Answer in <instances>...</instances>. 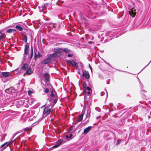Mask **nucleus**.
I'll use <instances>...</instances> for the list:
<instances>
[{"label":"nucleus","mask_w":151,"mask_h":151,"mask_svg":"<svg viewBox=\"0 0 151 151\" xmlns=\"http://www.w3.org/2000/svg\"><path fill=\"white\" fill-rule=\"evenodd\" d=\"M31 103H32V104L34 102V101H31Z\"/></svg>","instance_id":"de8ad7c7"},{"label":"nucleus","mask_w":151,"mask_h":151,"mask_svg":"<svg viewBox=\"0 0 151 151\" xmlns=\"http://www.w3.org/2000/svg\"><path fill=\"white\" fill-rule=\"evenodd\" d=\"M53 27H55V25L54 24H53V26H52Z\"/></svg>","instance_id":"09e8293b"},{"label":"nucleus","mask_w":151,"mask_h":151,"mask_svg":"<svg viewBox=\"0 0 151 151\" xmlns=\"http://www.w3.org/2000/svg\"><path fill=\"white\" fill-rule=\"evenodd\" d=\"M44 89H45V91H44L46 93H48L49 92V90L48 88H45Z\"/></svg>","instance_id":"bb28decb"},{"label":"nucleus","mask_w":151,"mask_h":151,"mask_svg":"<svg viewBox=\"0 0 151 151\" xmlns=\"http://www.w3.org/2000/svg\"><path fill=\"white\" fill-rule=\"evenodd\" d=\"M72 55L71 54H68V57H71L72 56Z\"/></svg>","instance_id":"4c0bfd02"},{"label":"nucleus","mask_w":151,"mask_h":151,"mask_svg":"<svg viewBox=\"0 0 151 151\" xmlns=\"http://www.w3.org/2000/svg\"><path fill=\"white\" fill-rule=\"evenodd\" d=\"M130 15L132 17H134L135 15V13L134 12L132 13V15L131 14V12H129Z\"/></svg>","instance_id":"cd10ccee"},{"label":"nucleus","mask_w":151,"mask_h":151,"mask_svg":"<svg viewBox=\"0 0 151 151\" xmlns=\"http://www.w3.org/2000/svg\"><path fill=\"white\" fill-rule=\"evenodd\" d=\"M151 62V61L149 62V63L146 66H145L144 68H145Z\"/></svg>","instance_id":"c03bdc74"},{"label":"nucleus","mask_w":151,"mask_h":151,"mask_svg":"<svg viewBox=\"0 0 151 151\" xmlns=\"http://www.w3.org/2000/svg\"><path fill=\"white\" fill-rule=\"evenodd\" d=\"M44 106V105L42 106V107H43Z\"/></svg>","instance_id":"6e6d98bb"},{"label":"nucleus","mask_w":151,"mask_h":151,"mask_svg":"<svg viewBox=\"0 0 151 151\" xmlns=\"http://www.w3.org/2000/svg\"><path fill=\"white\" fill-rule=\"evenodd\" d=\"M26 55H24V57H23V63H24L25 61V60H26Z\"/></svg>","instance_id":"a878e982"},{"label":"nucleus","mask_w":151,"mask_h":151,"mask_svg":"<svg viewBox=\"0 0 151 151\" xmlns=\"http://www.w3.org/2000/svg\"><path fill=\"white\" fill-rule=\"evenodd\" d=\"M146 92V91H145L144 90H142L141 91V93H143L145 92Z\"/></svg>","instance_id":"f704fd0d"},{"label":"nucleus","mask_w":151,"mask_h":151,"mask_svg":"<svg viewBox=\"0 0 151 151\" xmlns=\"http://www.w3.org/2000/svg\"><path fill=\"white\" fill-rule=\"evenodd\" d=\"M88 114H87V115H86V116H88Z\"/></svg>","instance_id":"5fc2aeb1"},{"label":"nucleus","mask_w":151,"mask_h":151,"mask_svg":"<svg viewBox=\"0 0 151 151\" xmlns=\"http://www.w3.org/2000/svg\"><path fill=\"white\" fill-rule=\"evenodd\" d=\"M24 40L25 41L27 42V37L26 36H25L24 38Z\"/></svg>","instance_id":"473e14b6"},{"label":"nucleus","mask_w":151,"mask_h":151,"mask_svg":"<svg viewBox=\"0 0 151 151\" xmlns=\"http://www.w3.org/2000/svg\"><path fill=\"white\" fill-rule=\"evenodd\" d=\"M11 74V72H3L2 73V75L6 77L9 76Z\"/></svg>","instance_id":"f8f14e48"},{"label":"nucleus","mask_w":151,"mask_h":151,"mask_svg":"<svg viewBox=\"0 0 151 151\" xmlns=\"http://www.w3.org/2000/svg\"><path fill=\"white\" fill-rule=\"evenodd\" d=\"M31 92V91H29H29H28V94H29V92Z\"/></svg>","instance_id":"49530a36"},{"label":"nucleus","mask_w":151,"mask_h":151,"mask_svg":"<svg viewBox=\"0 0 151 151\" xmlns=\"http://www.w3.org/2000/svg\"><path fill=\"white\" fill-rule=\"evenodd\" d=\"M16 31V29H8L6 32L8 33H12V32H14Z\"/></svg>","instance_id":"f3484780"},{"label":"nucleus","mask_w":151,"mask_h":151,"mask_svg":"<svg viewBox=\"0 0 151 151\" xmlns=\"http://www.w3.org/2000/svg\"><path fill=\"white\" fill-rule=\"evenodd\" d=\"M29 46L28 45H26L25 46L24 54L27 55L29 52Z\"/></svg>","instance_id":"1a4fd4ad"},{"label":"nucleus","mask_w":151,"mask_h":151,"mask_svg":"<svg viewBox=\"0 0 151 151\" xmlns=\"http://www.w3.org/2000/svg\"><path fill=\"white\" fill-rule=\"evenodd\" d=\"M40 56H41V55H40V53L38 52V58L40 57Z\"/></svg>","instance_id":"37998d69"},{"label":"nucleus","mask_w":151,"mask_h":151,"mask_svg":"<svg viewBox=\"0 0 151 151\" xmlns=\"http://www.w3.org/2000/svg\"><path fill=\"white\" fill-rule=\"evenodd\" d=\"M33 49H32V50H31V56H30V59H32V56H33Z\"/></svg>","instance_id":"c85d7f7f"},{"label":"nucleus","mask_w":151,"mask_h":151,"mask_svg":"<svg viewBox=\"0 0 151 151\" xmlns=\"http://www.w3.org/2000/svg\"><path fill=\"white\" fill-rule=\"evenodd\" d=\"M17 86L18 91H22L24 89V84L22 82H19L17 84Z\"/></svg>","instance_id":"f03ea898"},{"label":"nucleus","mask_w":151,"mask_h":151,"mask_svg":"<svg viewBox=\"0 0 151 151\" xmlns=\"http://www.w3.org/2000/svg\"><path fill=\"white\" fill-rule=\"evenodd\" d=\"M15 27L16 28L18 29L20 31H22L23 30V28L21 26L19 25H16Z\"/></svg>","instance_id":"a211bd4d"},{"label":"nucleus","mask_w":151,"mask_h":151,"mask_svg":"<svg viewBox=\"0 0 151 151\" xmlns=\"http://www.w3.org/2000/svg\"><path fill=\"white\" fill-rule=\"evenodd\" d=\"M38 8H40V7H39V6H38Z\"/></svg>","instance_id":"603ef678"},{"label":"nucleus","mask_w":151,"mask_h":151,"mask_svg":"<svg viewBox=\"0 0 151 151\" xmlns=\"http://www.w3.org/2000/svg\"><path fill=\"white\" fill-rule=\"evenodd\" d=\"M37 57L38 55H37L36 53L35 52L34 59L35 60H37Z\"/></svg>","instance_id":"393cba45"},{"label":"nucleus","mask_w":151,"mask_h":151,"mask_svg":"<svg viewBox=\"0 0 151 151\" xmlns=\"http://www.w3.org/2000/svg\"><path fill=\"white\" fill-rule=\"evenodd\" d=\"M73 136L72 134H70L69 135H66V138L67 139L71 138Z\"/></svg>","instance_id":"5701e85b"},{"label":"nucleus","mask_w":151,"mask_h":151,"mask_svg":"<svg viewBox=\"0 0 151 151\" xmlns=\"http://www.w3.org/2000/svg\"><path fill=\"white\" fill-rule=\"evenodd\" d=\"M86 90H88V91H91V88L89 87H87L86 88V91H83L85 92H86Z\"/></svg>","instance_id":"b1692460"},{"label":"nucleus","mask_w":151,"mask_h":151,"mask_svg":"<svg viewBox=\"0 0 151 151\" xmlns=\"http://www.w3.org/2000/svg\"><path fill=\"white\" fill-rule=\"evenodd\" d=\"M1 31H0V34H1Z\"/></svg>","instance_id":"3c124183"},{"label":"nucleus","mask_w":151,"mask_h":151,"mask_svg":"<svg viewBox=\"0 0 151 151\" xmlns=\"http://www.w3.org/2000/svg\"><path fill=\"white\" fill-rule=\"evenodd\" d=\"M50 106L47 105L44 109L43 111V116H46L48 115L51 111V108Z\"/></svg>","instance_id":"f257e3e1"},{"label":"nucleus","mask_w":151,"mask_h":151,"mask_svg":"<svg viewBox=\"0 0 151 151\" xmlns=\"http://www.w3.org/2000/svg\"><path fill=\"white\" fill-rule=\"evenodd\" d=\"M6 93L9 94H10L12 93H14L15 92V90L14 88L13 87H11L10 88H8L5 90Z\"/></svg>","instance_id":"39448f33"},{"label":"nucleus","mask_w":151,"mask_h":151,"mask_svg":"<svg viewBox=\"0 0 151 151\" xmlns=\"http://www.w3.org/2000/svg\"><path fill=\"white\" fill-rule=\"evenodd\" d=\"M83 115H84V113L82 112L81 114L79 116V117L77 120V121L78 122H80L82 121L83 119Z\"/></svg>","instance_id":"4468645a"},{"label":"nucleus","mask_w":151,"mask_h":151,"mask_svg":"<svg viewBox=\"0 0 151 151\" xmlns=\"http://www.w3.org/2000/svg\"><path fill=\"white\" fill-rule=\"evenodd\" d=\"M57 101V99H55L54 100V103L55 104L56 103Z\"/></svg>","instance_id":"e433bc0d"},{"label":"nucleus","mask_w":151,"mask_h":151,"mask_svg":"<svg viewBox=\"0 0 151 151\" xmlns=\"http://www.w3.org/2000/svg\"><path fill=\"white\" fill-rule=\"evenodd\" d=\"M24 100H19L16 102L15 104L17 107L19 108L24 104Z\"/></svg>","instance_id":"7ed1b4c3"},{"label":"nucleus","mask_w":151,"mask_h":151,"mask_svg":"<svg viewBox=\"0 0 151 151\" xmlns=\"http://www.w3.org/2000/svg\"><path fill=\"white\" fill-rule=\"evenodd\" d=\"M4 150V149L3 148H0V151H3V150Z\"/></svg>","instance_id":"a19ab883"},{"label":"nucleus","mask_w":151,"mask_h":151,"mask_svg":"<svg viewBox=\"0 0 151 151\" xmlns=\"http://www.w3.org/2000/svg\"><path fill=\"white\" fill-rule=\"evenodd\" d=\"M44 76H45V78L47 81H48L49 79L48 74L46 73L44 74Z\"/></svg>","instance_id":"aec40b11"},{"label":"nucleus","mask_w":151,"mask_h":151,"mask_svg":"<svg viewBox=\"0 0 151 151\" xmlns=\"http://www.w3.org/2000/svg\"><path fill=\"white\" fill-rule=\"evenodd\" d=\"M51 58L50 57H48L46 59H45L42 61V63L43 64H46L48 63H50L51 61Z\"/></svg>","instance_id":"6e6552de"},{"label":"nucleus","mask_w":151,"mask_h":151,"mask_svg":"<svg viewBox=\"0 0 151 151\" xmlns=\"http://www.w3.org/2000/svg\"><path fill=\"white\" fill-rule=\"evenodd\" d=\"M89 67L90 69H91V70L92 71V67H91V66H90V65L89 64Z\"/></svg>","instance_id":"58836bf2"},{"label":"nucleus","mask_w":151,"mask_h":151,"mask_svg":"<svg viewBox=\"0 0 151 151\" xmlns=\"http://www.w3.org/2000/svg\"><path fill=\"white\" fill-rule=\"evenodd\" d=\"M18 69H16V70H17Z\"/></svg>","instance_id":"864d4df0"},{"label":"nucleus","mask_w":151,"mask_h":151,"mask_svg":"<svg viewBox=\"0 0 151 151\" xmlns=\"http://www.w3.org/2000/svg\"><path fill=\"white\" fill-rule=\"evenodd\" d=\"M139 80V83H140V85L141 86V85H142V83H140V80H139V79L138 78Z\"/></svg>","instance_id":"a18cd8bd"},{"label":"nucleus","mask_w":151,"mask_h":151,"mask_svg":"<svg viewBox=\"0 0 151 151\" xmlns=\"http://www.w3.org/2000/svg\"><path fill=\"white\" fill-rule=\"evenodd\" d=\"M69 63L72 65L75 66L76 68L78 67V65L76 62H75L74 60H69Z\"/></svg>","instance_id":"0eeeda50"},{"label":"nucleus","mask_w":151,"mask_h":151,"mask_svg":"<svg viewBox=\"0 0 151 151\" xmlns=\"http://www.w3.org/2000/svg\"><path fill=\"white\" fill-rule=\"evenodd\" d=\"M32 71L31 68H29L25 72V74L27 75H30L32 73Z\"/></svg>","instance_id":"dca6fc26"},{"label":"nucleus","mask_w":151,"mask_h":151,"mask_svg":"<svg viewBox=\"0 0 151 151\" xmlns=\"http://www.w3.org/2000/svg\"><path fill=\"white\" fill-rule=\"evenodd\" d=\"M62 142L61 141L59 142L58 143L54 145L52 147H53L54 148H56V147H58L61 144V143H62Z\"/></svg>","instance_id":"6ab92c4d"},{"label":"nucleus","mask_w":151,"mask_h":151,"mask_svg":"<svg viewBox=\"0 0 151 151\" xmlns=\"http://www.w3.org/2000/svg\"><path fill=\"white\" fill-rule=\"evenodd\" d=\"M63 52H65L66 53L70 51V50H69L66 48H64L63 49Z\"/></svg>","instance_id":"4be33fe9"},{"label":"nucleus","mask_w":151,"mask_h":151,"mask_svg":"<svg viewBox=\"0 0 151 151\" xmlns=\"http://www.w3.org/2000/svg\"><path fill=\"white\" fill-rule=\"evenodd\" d=\"M17 134V133H15L13 135L12 139H13L14 138V137L16 136Z\"/></svg>","instance_id":"72a5a7b5"},{"label":"nucleus","mask_w":151,"mask_h":151,"mask_svg":"<svg viewBox=\"0 0 151 151\" xmlns=\"http://www.w3.org/2000/svg\"><path fill=\"white\" fill-rule=\"evenodd\" d=\"M121 142V141L119 139H118L116 144V145H117L120 142Z\"/></svg>","instance_id":"2f4dec72"},{"label":"nucleus","mask_w":151,"mask_h":151,"mask_svg":"<svg viewBox=\"0 0 151 151\" xmlns=\"http://www.w3.org/2000/svg\"><path fill=\"white\" fill-rule=\"evenodd\" d=\"M91 128V126H89L88 127L85 129L83 130V134H86L90 131Z\"/></svg>","instance_id":"ddd939ff"},{"label":"nucleus","mask_w":151,"mask_h":151,"mask_svg":"<svg viewBox=\"0 0 151 151\" xmlns=\"http://www.w3.org/2000/svg\"><path fill=\"white\" fill-rule=\"evenodd\" d=\"M88 43L89 44H91V41L89 42Z\"/></svg>","instance_id":"8fccbe9b"},{"label":"nucleus","mask_w":151,"mask_h":151,"mask_svg":"<svg viewBox=\"0 0 151 151\" xmlns=\"http://www.w3.org/2000/svg\"><path fill=\"white\" fill-rule=\"evenodd\" d=\"M83 76H85L86 78L87 79H88L90 77L88 72L86 70L83 72Z\"/></svg>","instance_id":"9d476101"},{"label":"nucleus","mask_w":151,"mask_h":151,"mask_svg":"<svg viewBox=\"0 0 151 151\" xmlns=\"http://www.w3.org/2000/svg\"><path fill=\"white\" fill-rule=\"evenodd\" d=\"M33 49H32V50H31V56H30V59H32V56H33Z\"/></svg>","instance_id":"c756f323"},{"label":"nucleus","mask_w":151,"mask_h":151,"mask_svg":"<svg viewBox=\"0 0 151 151\" xmlns=\"http://www.w3.org/2000/svg\"><path fill=\"white\" fill-rule=\"evenodd\" d=\"M91 91H88V92H87V94L88 95L90 94L91 93Z\"/></svg>","instance_id":"c9c22d12"},{"label":"nucleus","mask_w":151,"mask_h":151,"mask_svg":"<svg viewBox=\"0 0 151 151\" xmlns=\"http://www.w3.org/2000/svg\"><path fill=\"white\" fill-rule=\"evenodd\" d=\"M61 55L60 52H56L53 53L51 54L49 56L51 58L53 57H59Z\"/></svg>","instance_id":"423d86ee"},{"label":"nucleus","mask_w":151,"mask_h":151,"mask_svg":"<svg viewBox=\"0 0 151 151\" xmlns=\"http://www.w3.org/2000/svg\"><path fill=\"white\" fill-rule=\"evenodd\" d=\"M38 124V122H36L34 123L31 126L29 127H27L25 128V131H28L30 130L32 128V127H33L35 125H36Z\"/></svg>","instance_id":"9b49d317"},{"label":"nucleus","mask_w":151,"mask_h":151,"mask_svg":"<svg viewBox=\"0 0 151 151\" xmlns=\"http://www.w3.org/2000/svg\"><path fill=\"white\" fill-rule=\"evenodd\" d=\"M53 91L52 90L50 94V96L52 97H54V94H53Z\"/></svg>","instance_id":"7c9ffc66"},{"label":"nucleus","mask_w":151,"mask_h":151,"mask_svg":"<svg viewBox=\"0 0 151 151\" xmlns=\"http://www.w3.org/2000/svg\"><path fill=\"white\" fill-rule=\"evenodd\" d=\"M21 137H22V136H21V135H19L17 138H21ZM17 139V138H16Z\"/></svg>","instance_id":"ea45409f"},{"label":"nucleus","mask_w":151,"mask_h":151,"mask_svg":"<svg viewBox=\"0 0 151 151\" xmlns=\"http://www.w3.org/2000/svg\"><path fill=\"white\" fill-rule=\"evenodd\" d=\"M16 139H14L11 142H6L4 144L0 146V148H3L4 150L7 147H8L9 145L13 141H14Z\"/></svg>","instance_id":"20e7f679"},{"label":"nucleus","mask_w":151,"mask_h":151,"mask_svg":"<svg viewBox=\"0 0 151 151\" xmlns=\"http://www.w3.org/2000/svg\"><path fill=\"white\" fill-rule=\"evenodd\" d=\"M83 91H86V88L87 87L86 83L85 82H83Z\"/></svg>","instance_id":"412c9836"},{"label":"nucleus","mask_w":151,"mask_h":151,"mask_svg":"<svg viewBox=\"0 0 151 151\" xmlns=\"http://www.w3.org/2000/svg\"><path fill=\"white\" fill-rule=\"evenodd\" d=\"M105 63H106L107 64H108L109 66H110L111 67V66L109 64L106 63V62H105Z\"/></svg>","instance_id":"79ce46f5"},{"label":"nucleus","mask_w":151,"mask_h":151,"mask_svg":"<svg viewBox=\"0 0 151 151\" xmlns=\"http://www.w3.org/2000/svg\"><path fill=\"white\" fill-rule=\"evenodd\" d=\"M28 65L27 63H24L22 67V68L23 70H25L28 68Z\"/></svg>","instance_id":"2eb2a0df"}]
</instances>
